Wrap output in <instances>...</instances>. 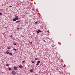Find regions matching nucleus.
<instances>
[{"mask_svg": "<svg viewBox=\"0 0 75 75\" xmlns=\"http://www.w3.org/2000/svg\"><path fill=\"white\" fill-rule=\"evenodd\" d=\"M8 69H9V70H11V68H9Z\"/></svg>", "mask_w": 75, "mask_h": 75, "instance_id": "obj_12", "label": "nucleus"}, {"mask_svg": "<svg viewBox=\"0 0 75 75\" xmlns=\"http://www.w3.org/2000/svg\"><path fill=\"white\" fill-rule=\"evenodd\" d=\"M13 21H16V18H13Z\"/></svg>", "mask_w": 75, "mask_h": 75, "instance_id": "obj_4", "label": "nucleus"}, {"mask_svg": "<svg viewBox=\"0 0 75 75\" xmlns=\"http://www.w3.org/2000/svg\"><path fill=\"white\" fill-rule=\"evenodd\" d=\"M18 16H16L15 17L16 18H18Z\"/></svg>", "mask_w": 75, "mask_h": 75, "instance_id": "obj_17", "label": "nucleus"}, {"mask_svg": "<svg viewBox=\"0 0 75 75\" xmlns=\"http://www.w3.org/2000/svg\"><path fill=\"white\" fill-rule=\"evenodd\" d=\"M9 55H12V53L11 52L9 53Z\"/></svg>", "mask_w": 75, "mask_h": 75, "instance_id": "obj_7", "label": "nucleus"}, {"mask_svg": "<svg viewBox=\"0 0 75 75\" xmlns=\"http://www.w3.org/2000/svg\"><path fill=\"white\" fill-rule=\"evenodd\" d=\"M9 7H10V8L12 7V6H9Z\"/></svg>", "mask_w": 75, "mask_h": 75, "instance_id": "obj_16", "label": "nucleus"}, {"mask_svg": "<svg viewBox=\"0 0 75 75\" xmlns=\"http://www.w3.org/2000/svg\"><path fill=\"white\" fill-rule=\"evenodd\" d=\"M6 66L7 67H8V66H9V65H8V64H6Z\"/></svg>", "mask_w": 75, "mask_h": 75, "instance_id": "obj_10", "label": "nucleus"}, {"mask_svg": "<svg viewBox=\"0 0 75 75\" xmlns=\"http://www.w3.org/2000/svg\"><path fill=\"white\" fill-rule=\"evenodd\" d=\"M2 15V13H0V15Z\"/></svg>", "mask_w": 75, "mask_h": 75, "instance_id": "obj_18", "label": "nucleus"}, {"mask_svg": "<svg viewBox=\"0 0 75 75\" xmlns=\"http://www.w3.org/2000/svg\"><path fill=\"white\" fill-rule=\"evenodd\" d=\"M15 19H16V20H18L19 19V18H15Z\"/></svg>", "mask_w": 75, "mask_h": 75, "instance_id": "obj_13", "label": "nucleus"}, {"mask_svg": "<svg viewBox=\"0 0 75 75\" xmlns=\"http://www.w3.org/2000/svg\"><path fill=\"white\" fill-rule=\"evenodd\" d=\"M37 62L38 63H40V61H38Z\"/></svg>", "mask_w": 75, "mask_h": 75, "instance_id": "obj_14", "label": "nucleus"}, {"mask_svg": "<svg viewBox=\"0 0 75 75\" xmlns=\"http://www.w3.org/2000/svg\"><path fill=\"white\" fill-rule=\"evenodd\" d=\"M32 63H35V62H34V61H33V62H32Z\"/></svg>", "mask_w": 75, "mask_h": 75, "instance_id": "obj_19", "label": "nucleus"}, {"mask_svg": "<svg viewBox=\"0 0 75 75\" xmlns=\"http://www.w3.org/2000/svg\"><path fill=\"white\" fill-rule=\"evenodd\" d=\"M13 50H14L15 51H17V49H13Z\"/></svg>", "mask_w": 75, "mask_h": 75, "instance_id": "obj_11", "label": "nucleus"}, {"mask_svg": "<svg viewBox=\"0 0 75 75\" xmlns=\"http://www.w3.org/2000/svg\"><path fill=\"white\" fill-rule=\"evenodd\" d=\"M7 49H10V48L7 47Z\"/></svg>", "mask_w": 75, "mask_h": 75, "instance_id": "obj_23", "label": "nucleus"}, {"mask_svg": "<svg viewBox=\"0 0 75 75\" xmlns=\"http://www.w3.org/2000/svg\"><path fill=\"white\" fill-rule=\"evenodd\" d=\"M41 31L40 30H38L36 32L37 33H39V32H41Z\"/></svg>", "mask_w": 75, "mask_h": 75, "instance_id": "obj_3", "label": "nucleus"}, {"mask_svg": "<svg viewBox=\"0 0 75 75\" xmlns=\"http://www.w3.org/2000/svg\"><path fill=\"white\" fill-rule=\"evenodd\" d=\"M6 53H7V54H8L10 53V52H6Z\"/></svg>", "mask_w": 75, "mask_h": 75, "instance_id": "obj_8", "label": "nucleus"}, {"mask_svg": "<svg viewBox=\"0 0 75 75\" xmlns=\"http://www.w3.org/2000/svg\"><path fill=\"white\" fill-rule=\"evenodd\" d=\"M12 73L13 75H16L17 74V72L15 71H12Z\"/></svg>", "mask_w": 75, "mask_h": 75, "instance_id": "obj_1", "label": "nucleus"}, {"mask_svg": "<svg viewBox=\"0 0 75 75\" xmlns=\"http://www.w3.org/2000/svg\"><path fill=\"white\" fill-rule=\"evenodd\" d=\"M21 22V21H17L16 22V23H18V22Z\"/></svg>", "mask_w": 75, "mask_h": 75, "instance_id": "obj_5", "label": "nucleus"}, {"mask_svg": "<svg viewBox=\"0 0 75 75\" xmlns=\"http://www.w3.org/2000/svg\"><path fill=\"white\" fill-rule=\"evenodd\" d=\"M13 68H14V69L15 70L17 69V67H14Z\"/></svg>", "mask_w": 75, "mask_h": 75, "instance_id": "obj_2", "label": "nucleus"}, {"mask_svg": "<svg viewBox=\"0 0 75 75\" xmlns=\"http://www.w3.org/2000/svg\"><path fill=\"white\" fill-rule=\"evenodd\" d=\"M13 45H16V43H14V44H13Z\"/></svg>", "mask_w": 75, "mask_h": 75, "instance_id": "obj_20", "label": "nucleus"}, {"mask_svg": "<svg viewBox=\"0 0 75 75\" xmlns=\"http://www.w3.org/2000/svg\"><path fill=\"white\" fill-rule=\"evenodd\" d=\"M37 75V74H35V75Z\"/></svg>", "mask_w": 75, "mask_h": 75, "instance_id": "obj_28", "label": "nucleus"}, {"mask_svg": "<svg viewBox=\"0 0 75 75\" xmlns=\"http://www.w3.org/2000/svg\"><path fill=\"white\" fill-rule=\"evenodd\" d=\"M19 68H23V67L21 65H20L19 66Z\"/></svg>", "mask_w": 75, "mask_h": 75, "instance_id": "obj_6", "label": "nucleus"}, {"mask_svg": "<svg viewBox=\"0 0 75 75\" xmlns=\"http://www.w3.org/2000/svg\"><path fill=\"white\" fill-rule=\"evenodd\" d=\"M30 43L31 44H32V42H30Z\"/></svg>", "mask_w": 75, "mask_h": 75, "instance_id": "obj_27", "label": "nucleus"}, {"mask_svg": "<svg viewBox=\"0 0 75 75\" xmlns=\"http://www.w3.org/2000/svg\"><path fill=\"white\" fill-rule=\"evenodd\" d=\"M36 24H37L38 23V22H36L35 23Z\"/></svg>", "mask_w": 75, "mask_h": 75, "instance_id": "obj_24", "label": "nucleus"}, {"mask_svg": "<svg viewBox=\"0 0 75 75\" xmlns=\"http://www.w3.org/2000/svg\"><path fill=\"white\" fill-rule=\"evenodd\" d=\"M24 62H25L24 61H23V62H22V63H23Z\"/></svg>", "mask_w": 75, "mask_h": 75, "instance_id": "obj_25", "label": "nucleus"}, {"mask_svg": "<svg viewBox=\"0 0 75 75\" xmlns=\"http://www.w3.org/2000/svg\"><path fill=\"white\" fill-rule=\"evenodd\" d=\"M30 71L31 72H33V70L31 69V70H30Z\"/></svg>", "mask_w": 75, "mask_h": 75, "instance_id": "obj_9", "label": "nucleus"}, {"mask_svg": "<svg viewBox=\"0 0 75 75\" xmlns=\"http://www.w3.org/2000/svg\"><path fill=\"white\" fill-rule=\"evenodd\" d=\"M39 64L38 63L36 64V65L37 66V65H39Z\"/></svg>", "mask_w": 75, "mask_h": 75, "instance_id": "obj_15", "label": "nucleus"}, {"mask_svg": "<svg viewBox=\"0 0 75 75\" xmlns=\"http://www.w3.org/2000/svg\"><path fill=\"white\" fill-rule=\"evenodd\" d=\"M17 29H20V28H17Z\"/></svg>", "mask_w": 75, "mask_h": 75, "instance_id": "obj_26", "label": "nucleus"}, {"mask_svg": "<svg viewBox=\"0 0 75 75\" xmlns=\"http://www.w3.org/2000/svg\"><path fill=\"white\" fill-rule=\"evenodd\" d=\"M43 41H44V42H45V40H43Z\"/></svg>", "mask_w": 75, "mask_h": 75, "instance_id": "obj_21", "label": "nucleus"}, {"mask_svg": "<svg viewBox=\"0 0 75 75\" xmlns=\"http://www.w3.org/2000/svg\"><path fill=\"white\" fill-rule=\"evenodd\" d=\"M35 60H38V59H37L36 58H35Z\"/></svg>", "mask_w": 75, "mask_h": 75, "instance_id": "obj_22", "label": "nucleus"}]
</instances>
